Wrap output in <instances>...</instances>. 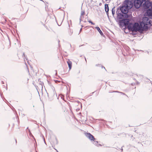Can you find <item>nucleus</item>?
Masks as SVG:
<instances>
[{"mask_svg":"<svg viewBox=\"0 0 152 152\" xmlns=\"http://www.w3.org/2000/svg\"><path fill=\"white\" fill-rule=\"evenodd\" d=\"M130 19L128 18L119 20L118 24L120 27H123L127 26L129 30L135 32L138 31L142 32L144 30V27H143V26H141V24H140V25L137 23H130Z\"/></svg>","mask_w":152,"mask_h":152,"instance_id":"f257e3e1","label":"nucleus"},{"mask_svg":"<svg viewBox=\"0 0 152 152\" xmlns=\"http://www.w3.org/2000/svg\"><path fill=\"white\" fill-rule=\"evenodd\" d=\"M129 0H125L124 1L123 5L120 6L117 8L116 13L118 19H122L124 17L123 13L128 12V4H129Z\"/></svg>","mask_w":152,"mask_h":152,"instance_id":"f03ea898","label":"nucleus"},{"mask_svg":"<svg viewBox=\"0 0 152 152\" xmlns=\"http://www.w3.org/2000/svg\"><path fill=\"white\" fill-rule=\"evenodd\" d=\"M140 24H141V26H142V25H143V27H144V30L147 29L148 28V27L147 26L149 25L152 26V21L149 20L148 18L144 17L142 18Z\"/></svg>","mask_w":152,"mask_h":152,"instance_id":"7ed1b4c3","label":"nucleus"},{"mask_svg":"<svg viewBox=\"0 0 152 152\" xmlns=\"http://www.w3.org/2000/svg\"><path fill=\"white\" fill-rule=\"evenodd\" d=\"M143 7L144 9H147L150 7H152V2H150L149 0L145 1L143 4Z\"/></svg>","mask_w":152,"mask_h":152,"instance_id":"20e7f679","label":"nucleus"},{"mask_svg":"<svg viewBox=\"0 0 152 152\" xmlns=\"http://www.w3.org/2000/svg\"><path fill=\"white\" fill-rule=\"evenodd\" d=\"M85 135L91 141H94L96 140L94 137L90 133H85Z\"/></svg>","mask_w":152,"mask_h":152,"instance_id":"39448f33","label":"nucleus"},{"mask_svg":"<svg viewBox=\"0 0 152 152\" xmlns=\"http://www.w3.org/2000/svg\"><path fill=\"white\" fill-rule=\"evenodd\" d=\"M146 14V15L148 16L152 15V7L147 10Z\"/></svg>","mask_w":152,"mask_h":152,"instance_id":"423d86ee","label":"nucleus"},{"mask_svg":"<svg viewBox=\"0 0 152 152\" xmlns=\"http://www.w3.org/2000/svg\"><path fill=\"white\" fill-rule=\"evenodd\" d=\"M104 8L105 10V12H106V14L107 16V17H109L108 11L109 10V8L108 4H105L104 6Z\"/></svg>","mask_w":152,"mask_h":152,"instance_id":"0eeeda50","label":"nucleus"},{"mask_svg":"<svg viewBox=\"0 0 152 152\" xmlns=\"http://www.w3.org/2000/svg\"><path fill=\"white\" fill-rule=\"evenodd\" d=\"M95 28H96V29L97 30V31H98V32H99V33H100V35L101 36H103L104 35L103 32L101 31V30H100V28L99 27H98V26L96 27H95Z\"/></svg>","mask_w":152,"mask_h":152,"instance_id":"6e6552de","label":"nucleus"},{"mask_svg":"<svg viewBox=\"0 0 152 152\" xmlns=\"http://www.w3.org/2000/svg\"><path fill=\"white\" fill-rule=\"evenodd\" d=\"M67 63L69 68V70H70L72 67V62L69 60H68V61H67Z\"/></svg>","mask_w":152,"mask_h":152,"instance_id":"1a4fd4ad","label":"nucleus"},{"mask_svg":"<svg viewBox=\"0 0 152 152\" xmlns=\"http://www.w3.org/2000/svg\"><path fill=\"white\" fill-rule=\"evenodd\" d=\"M127 13H128V12H127L126 13H123V14L124 15V17L122 19V20L123 19H123V18H128L130 17V15L128 14H127Z\"/></svg>","mask_w":152,"mask_h":152,"instance_id":"9d476101","label":"nucleus"},{"mask_svg":"<svg viewBox=\"0 0 152 152\" xmlns=\"http://www.w3.org/2000/svg\"><path fill=\"white\" fill-rule=\"evenodd\" d=\"M94 144L97 146L98 147V146H101V145L100 144H98V141H95V140L94 141Z\"/></svg>","mask_w":152,"mask_h":152,"instance_id":"9b49d317","label":"nucleus"},{"mask_svg":"<svg viewBox=\"0 0 152 152\" xmlns=\"http://www.w3.org/2000/svg\"><path fill=\"white\" fill-rule=\"evenodd\" d=\"M115 7H114L112 9V14L113 16L115 14Z\"/></svg>","mask_w":152,"mask_h":152,"instance_id":"f8f14e48","label":"nucleus"},{"mask_svg":"<svg viewBox=\"0 0 152 152\" xmlns=\"http://www.w3.org/2000/svg\"><path fill=\"white\" fill-rule=\"evenodd\" d=\"M134 3L141 4V0H135L134 1Z\"/></svg>","mask_w":152,"mask_h":152,"instance_id":"ddd939ff","label":"nucleus"},{"mask_svg":"<svg viewBox=\"0 0 152 152\" xmlns=\"http://www.w3.org/2000/svg\"><path fill=\"white\" fill-rule=\"evenodd\" d=\"M114 92H118V93H121V94H122L123 95H126V96H128L126 95L123 92H119V91H114Z\"/></svg>","mask_w":152,"mask_h":152,"instance_id":"4468645a","label":"nucleus"},{"mask_svg":"<svg viewBox=\"0 0 152 152\" xmlns=\"http://www.w3.org/2000/svg\"><path fill=\"white\" fill-rule=\"evenodd\" d=\"M28 132L29 133V134L31 136H32L33 137H34V136H33V135H32V134H31V132L30 129H28Z\"/></svg>","mask_w":152,"mask_h":152,"instance_id":"2eb2a0df","label":"nucleus"},{"mask_svg":"<svg viewBox=\"0 0 152 152\" xmlns=\"http://www.w3.org/2000/svg\"><path fill=\"white\" fill-rule=\"evenodd\" d=\"M85 14V12L84 11H82L81 13L80 16L82 17V16L84 15Z\"/></svg>","mask_w":152,"mask_h":152,"instance_id":"dca6fc26","label":"nucleus"},{"mask_svg":"<svg viewBox=\"0 0 152 152\" xmlns=\"http://www.w3.org/2000/svg\"><path fill=\"white\" fill-rule=\"evenodd\" d=\"M88 22L90 23H91L92 25H95V23H93L91 21V20H89L88 21Z\"/></svg>","mask_w":152,"mask_h":152,"instance_id":"f3484780","label":"nucleus"},{"mask_svg":"<svg viewBox=\"0 0 152 152\" xmlns=\"http://www.w3.org/2000/svg\"><path fill=\"white\" fill-rule=\"evenodd\" d=\"M146 0H141V4H142L144 2H145Z\"/></svg>","mask_w":152,"mask_h":152,"instance_id":"a211bd4d","label":"nucleus"},{"mask_svg":"<svg viewBox=\"0 0 152 152\" xmlns=\"http://www.w3.org/2000/svg\"><path fill=\"white\" fill-rule=\"evenodd\" d=\"M81 18H82V17L81 16H80V23L81 22Z\"/></svg>","mask_w":152,"mask_h":152,"instance_id":"6ab92c4d","label":"nucleus"},{"mask_svg":"<svg viewBox=\"0 0 152 152\" xmlns=\"http://www.w3.org/2000/svg\"><path fill=\"white\" fill-rule=\"evenodd\" d=\"M82 26V28L80 29V32L82 30V28L83 26Z\"/></svg>","mask_w":152,"mask_h":152,"instance_id":"aec40b11","label":"nucleus"},{"mask_svg":"<svg viewBox=\"0 0 152 152\" xmlns=\"http://www.w3.org/2000/svg\"><path fill=\"white\" fill-rule=\"evenodd\" d=\"M148 17L151 19H152V15L149 16Z\"/></svg>","mask_w":152,"mask_h":152,"instance_id":"412c9836","label":"nucleus"},{"mask_svg":"<svg viewBox=\"0 0 152 152\" xmlns=\"http://www.w3.org/2000/svg\"><path fill=\"white\" fill-rule=\"evenodd\" d=\"M121 151H123V148H122V147L121 148Z\"/></svg>","mask_w":152,"mask_h":152,"instance_id":"4be33fe9","label":"nucleus"},{"mask_svg":"<svg viewBox=\"0 0 152 152\" xmlns=\"http://www.w3.org/2000/svg\"><path fill=\"white\" fill-rule=\"evenodd\" d=\"M23 55L25 57V54H24V53H23Z\"/></svg>","mask_w":152,"mask_h":152,"instance_id":"5701e85b","label":"nucleus"},{"mask_svg":"<svg viewBox=\"0 0 152 152\" xmlns=\"http://www.w3.org/2000/svg\"><path fill=\"white\" fill-rule=\"evenodd\" d=\"M103 67V68H104V69H105V67H104L103 66V67H102V68Z\"/></svg>","mask_w":152,"mask_h":152,"instance_id":"b1692460","label":"nucleus"},{"mask_svg":"<svg viewBox=\"0 0 152 152\" xmlns=\"http://www.w3.org/2000/svg\"><path fill=\"white\" fill-rule=\"evenodd\" d=\"M15 142H16V143H17V140H15Z\"/></svg>","mask_w":152,"mask_h":152,"instance_id":"393cba45","label":"nucleus"},{"mask_svg":"<svg viewBox=\"0 0 152 152\" xmlns=\"http://www.w3.org/2000/svg\"><path fill=\"white\" fill-rule=\"evenodd\" d=\"M26 129H28H28H28V127Z\"/></svg>","mask_w":152,"mask_h":152,"instance_id":"a878e982","label":"nucleus"},{"mask_svg":"<svg viewBox=\"0 0 152 152\" xmlns=\"http://www.w3.org/2000/svg\"><path fill=\"white\" fill-rule=\"evenodd\" d=\"M133 85V83H132V85Z\"/></svg>","mask_w":152,"mask_h":152,"instance_id":"bb28decb","label":"nucleus"},{"mask_svg":"<svg viewBox=\"0 0 152 152\" xmlns=\"http://www.w3.org/2000/svg\"><path fill=\"white\" fill-rule=\"evenodd\" d=\"M44 142H45V143L46 144L44 140Z\"/></svg>","mask_w":152,"mask_h":152,"instance_id":"cd10ccee","label":"nucleus"},{"mask_svg":"<svg viewBox=\"0 0 152 152\" xmlns=\"http://www.w3.org/2000/svg\"><path fill=\"white\" fill-rule=\"evenodd\" d=\"M83 45H81V46H83Z\"/></svg>","mask_w":152,"mask_h":152,"instance_id":"c85d7f7f","label":"nucleus"},{"mask_svg":"<svg viewBox=\"0 0 152 152\" xmlns=\"http://www.w3.org/2000/svg\"><path fill=\"white\" fill-rule=\"evenodd\" d=\"M85 58V60H86V58Z\"/></svg>","mask_w":152,"mask_h":152,"instance_id":"c756f323","label":"nucleus"},{"mask_svg":"<svg viewBox=\"0 0 152 152\" xmlns=\"http://www.w3.org/2000/svg\"><path fill=\"white\" fill-rule=\"evenodd\" d=\"M2 83H3V84L4 83L3 82H2Z\"/></svg>","mask_w":152,"mask_h":152,"instance_id":"7c9ffc66","label":"nucleus"}]
</instances>
